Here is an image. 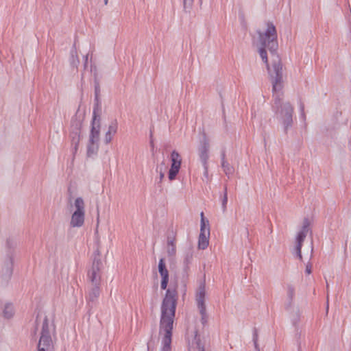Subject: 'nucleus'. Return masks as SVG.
Masks as SVG:
<instances>
[{
  "instance_id": "1",
  "label": "nucleus",
  "mask_w": 351,
  "mask_h": 351,
  "mask_svg": "<svg viewBox=\"0 0 351 351\" xmlns=\"http://www.w3.org/2000/svg\"><path fill=\"white\" fill-rule=\"evenodd\" d=\"M269 72L274 97L272 110L277 120L282 125L284 132L287 134L293 126L294 108L290 102H282V101L283 95L282 66L276 64L272 71H269Z\"/></svg>"
},
{
  "instance_id": "2",
  "label": "nucleus",
  "mask_w": 351,
  "mask_h": 351,
  "mask_svg": "<svg viewBox=\"0 0 351 351\" xmlns=\"http://www.w3.org/2000/svg\"><path fill=\"white\" fill-rule=\"evenodd\" d=\"M178 293L176 289H168L161 304L159 332L163 334L161 351H171L172 331L177 305Z\"/></svg>"
},
{
  "instance_id": "3",
  "label": "nucleus",
  "mask_w": 351,
  "mask_h": 351,
  "mask_svg": "<svg viewBox=\"0 0 351 351\" xmlns=\"http://www.w3.org/2000/svg\"><path fill=\"white\" fill-rule=\"evenodd\" d=\"M259 40L261 45V47L259 48L258 52L259 55L263 60V62L266 64L267 69L270 75V71H272L274 69V66L276 64H280L282 66V64L280 61L278 60L275 61L272 64V67L270 68L268 64L267 54L266 49H268L271 54L276 53V51L278 48V35L275 26L271 22H268L267 23V29L264 33L261 32H258Z\"/></svg>"
},
{
  "instance_id": "4",
  "label": "nucleus",
  "mask_w": 351,
  "mask_h": 351,
  "mask_svg": "<svg viewBox=\"0 0 351 351\" xmlns=\"http://www.w3.org/2000/svg\"><path fill=\"white\" fill-rule=\"evenodd\" d=\"M205 296H206V283L205 280L202 281L198 287V289L195 295V300L197 306L201 315V323L205 326L208 323V316L206 313V304H205Z\"/></svg>"
},
{
  "instance_id": "5",
  "label": "nucleus",
  "mask_w": 351,
  "mask_h": 351,
  "mask_svg": "<svg viewBox=\"0 0 351 351\" xmlns=\"http://www.w3.org/2000/svg\"><path fill=\"white\" fill-rule=\"evenodd\" d=\"M38 351H53V345L50 335L49 322L45 316L41 330L40 337L37 346Z\"/></svg>"
},
{
  "instance_id": "6",
  "label": "nucleus",
  "mask_w": 351,
  "mask_h": 351,
  "mask_svg": "<svg viewBox=\"0 0 351 351\" xmlns=\"http://www.w3.org/2000/svg\"><path fill=\"white\" fill-rule=\"evenodd\" d=\"M75 210L71 215L70 225L71 227L80 228L84 225L85 219L84 202L82 197H77L74 203Z\"/></svg>"
},
{
  "instance_id": "7",
  "label": "nucleus",
  "mask_w": 351,
  "mask_h": 351,
  "mask_svg": "<svg viewBox=\"0 0 351 351\" xmlns=\"http://www.w3.org/2000/svg\"><path fill=\"white\" fill-rule=\"evenodd\" d=\"M210 228L208 221H205L204 218V213H201V227L200 233L198 239V247L202 250H205L209 243Z\"/></svg>"
},
{
  "instance_id": "8",
  "label": "nucleus",
  "mask_w": 351,
  "mask_h": 351,
  "mask_svg": "<svg viewBox=\"0 0 351 351\" xmlns=\"http://www.w3.org/2000/svg\"><path fill=\"white\" fill-rule=\"evenodd\" d=\"M102 267V263L99 257H95L91 268L88 271V278L93 285H100L101 275L100 270Z\"/></svg>"
},
{
  "instance_id": "9",
  "label": "nucleus",
  "mask_w": 351,
  "mask_h": 351,
  "mask_svg": "<svg viewBox=\"0 0 351 351\" xmlns=\"http://www.w3.org/2000/svg\"><path fill=\"white\" fill-rule=\"evenodd\" d=\"M170 160L171 167L168 171V178L170 181H173L176 179L180 169L182 157L177 151L173 150L171 153Z\"/></svg>"
},
{
  "instance_id": "10",
  "label": "nucleus",
  "mask_w": 351,
  "mask_h": 351,
  "mask_svg": "<svg viewBox=\"0 0 351 351\" xmlns=\"http://www.w3.org/2000/svg\"><path fill=\"white\" fill-rule=\"evenodd\" d=\"M100 132V116L99 112H96V108H93V120L91 122V129L89 135V140L91 142H99Z\"/></svg>"
},
{
  "instance_id": "11",
  "label": "nucleus",
  "mask_w": 351,
  "mask_h": 351,
  "mask_svg": "<svg viewBox=\"0 0 351 351\" xmlns=\"http://www.w3.org/2000/svg\"><path fill=\"white\" fill-rule=\"evenodd\" d=\"M82 127V123L80 121H72L71 123V137L72 145H74V149L76 151L78 147L80 138V130Z\"/></svg>"
},
{
  "instance_id": "12",
  "label": "nucleus",
  "mask_w": 351,
  "mask_h": 351,
  "mask_svg": "<svg viewBox=\"0 0 351 351\" xmlns=\"http://www.w3.org/2000/svg\"><path fill=\"white\" fill-rule=\"evenodd\" d=\"M208 152L209 142L206 137L204 136L198 148L199 158L202 165L208 164V160L209 158Z\"/></svg>"
},
{
  "instance_id": "13",
  "label": "nucleus",
  "mask_w": 351,
  "mask_h": 351,
  "mask_svg": "<svg viewBox=\"0 0 351 351\" xmlns=\"http://www.w3.org/2000/svg\"><path fill=\"white\" fill-rule=\"evenodd\" d=\"M100 285H93L88 289L86 295L88 305L93 307L97 302L100 295Z\"/></svg>"
},
{
  "instance_id": "14",
  "label": "nucleus",
  "mask_w": 351,
  "mask_h": 351,
  "mask_svg": "<svg viewBox=\"0 0 351 351\" xmlns=\"http://www.w3.org/2000/svg\"><path fill=\"white\" fill-rule=\"evenodd\" d=\"M118 128V123L117 120H114L108 126V131L106 132L104 137V141L106 144H108L111 142L113 136L117 133Z\"/></svg>"
},
{
  "instance_id": "15",
  "label": "nucleus",
  "mask_w": 351,
  "mask_h": 351,
  "mask_svg": "<svg viewBox=\"0 0 351 351\" xmlns=\"http://www.w3.org/2000/svg\"><path fill=\"white\" fill-rule=\"evenodd\" d=\"M226 153L224 151L221 153V167L226 176H230L234 172V168L225 159Z\"/></svg>"
},
{
  "instance_id": "16",
  "label": "nucleus",
  "mask_w": 351,
  "mask_h": 351,
  "mask_svg": "<svg viewBox=\"0 0 351 351\" xmlns=\"http://www.w3.org/2000/svg\"><path fill=\"white\" fill-rule=\"evenodd\" d=\"M99 149V142H91L88 140L87 145V156L90 158L97 155Z\"/></svg>"
},
{
  "instance_id": "17",
  "label": "nucleus",
  "mask_w": 351,
  "mask_h": 351,
  "mask_svg": "<svg viewBox=\"0 0 351 351\" xmlns=\"http://www.w3.org/2000/svg\"><path fill=\"white\" fill-rule=\"evenodd\" d=\"M287 295L288 301L285 308L288 309L291 307L295 297V287L292 285H287Z\"/></svg>"
},
{
  "instance_id": "18",
  "label": "nucleus",
  "mask_w": 351,
  "mask_h": 351,
  "mask_svg": "<svg viewBox=\"0 0 351 351\" xmlns=\"http://www.w3.org/2000/svg\"><path fill=\"white\" fill-rule=\"evenodd\" d=\"M158 272L161 276L162 277H169V271L166 267L165 259L163 258H161L159 260L158 263Z\"/></svg>"
},
{
  "instance_id": "19",
  "label": "nucleus",
  "mask_w": 351,
  "mask_h": 351,
  "mask_svg": "<svg viewBox=\"0 0 351 351\" xmlns=\"http://www.w3.org/2000/svg\"><path fill=\"white\" fill-rule=\"evenodd\" d=\"M193 344L195 345V348H196L197 351H205L204 346L202 343V341L200 339V337L198 334L197 330L195 331V335H194V339L193 341Z\"/></svg>"
},
{
  "instance_id": "20",
  "label": "nucleus",
  "mask_w": 351,
  "mask_h": 351,
  "mask_svg": "<svg viewBox=\"0 0 351 351\" xmlns=\"http://www.w3.org/2000/svg\"><path fill=\"white\" fill-rule=\"evenodd\" d=\"M80 61L78 59V56L77 54V51L75 48V45L73 46V49L71 51V57H70V64L71 66L77 68L79 64Z\"/></svg>"
},
{
  "instance_id": "21",
  "label": "nucleus",
  "mask_w": 351,
  "mask_h": 351,
  "mask_svg": "<svg viewBox=\"0 0 351 351\" xmlns=\"http://www.w3.org/2000/svg\"><path fill=\"white\" fill-rule=\"evenodd\" d=\"M3 313V316L5 318H7V319L11 318L14 315V313L13 305L11 304H5L4 306Z\"/></svg>"
},
{
  "instance_id": "22",
  "label": "nucleus",
  "mask_w": 351,
  "mask_h": 351,
  "mask_svg": "<svg viewBox=\"0 0 351 351\" xmlns=\"http://www.w3.org/2000/svg\"><path fill=\"white\" fill-rule=\"evenodd\" d=\"M99 92H100L99 86V84H96L95 86V104L94 105V108L95 107L96 108L97 112H99V111L100 110L99 100Z\"/></svg>"
},
{
  "instance_id": "23",
  "label": "nucleus",
  "mask_w": 351,
  "mask_h": 351,
  "mask_svg": "<svg viewBox=\"0 0 351 351\" xmlns=\"http://www.w3.org/2000/svg\"><path fill=\"white\" fill-rule=\"evenodd\" d=\"M167 253L169 256H173L176 253V246L173 240H168L167 241Z\"/></svg>"
},
{
  "instance_id": "24",
  "label": "nucleus",
  "mask_w": 351,
  "mask_h": 351,
  "mask_svg": "<svg viewBox=\"0 0 351 351\" xmlns=\"http://www.w3.org/2000/svg\"><path fill=\"white\" fill-rule=\"evenodd\" d=\"M194 0H183V8L184 12L190 13L193 5Z\"/></svg>"
},
{
  "instance_id": "25",
  "label": "nucleus",
  "mask_w": 351,
  "mask_h": 351,
  "mask_svg": "<svg viewBox=\"0 0 351 351\" xmlns=\"http://www.w3.org/2000/svg\"><path fill=\"white\" fill-rule=\"evenodd\" d=\"M227 203H228L227 186H225L223 195V197L221 199V207H222V210L223 212L226 211V210Z\"/></svg>"
},
{
  "instance_id": "26",
  "label": "nucleus",
  "mask_w": 351,
  "mask_h": 351,
  "mask_svg": "<svg viewBox=\"0 0 351 351\" xmlns=\"http://www.w3.org/2000/svg\"><path fill=\"white\" fill-rule=\"evenodd\" d=\"M310 221L307 218H305L303 221V226L302 230L299 232H303L305 234H307L308 231L310 230Z\"/></svg>"
},
{
  "instance_id": "27",
  "label": "nucleus",
  "mask_w": 351,
  "mask_h": 351,
  "mask_svg": "<svg viewBox=\"0 0 351 351\" xmlns=\"http://www.w3.org/2000/svg\"><path fill=\"white\" fill-rule=\"evenodd\" d=\"M192 258H193V256L190 253H188L186 255V256H185V258L184 259V270H185V271H186L187 269H189V265L191 263Z\"/></svg>"
},
{
  "instance_id": "28",
  "label": "nucleus",
  "mask_w": 351,
  "mask_h": 351,
  "mask_svg": "<svg viewBox=\"0 0 351 351\" xmlns=\"http://www.w3.org/2000/svg\"><path fill=\"white\" fill-rule=\"evenodd\" d=\"M253 341H254V347H255L256 350L259 351L258 346V343H257L258 342V332H257V329L256 328H254L253 330Z\"/></svg>"
},
{
  "instance_id": "29",
  "label": "nucleus",
  "mask_w": 351,
  "mask_h": 351,
  "mask_svg": "<svg viewBox=\"0 0 351 351\" xmlns=\"http://www.w3.org/2000/svg\"><path fill=\"white\" fill-rule=\"evenodd\" d=\"M306 237V234H305L303 232H298V235L296 237V243H300V244H302L304 240L305 239Z\"/></svg>"
},
{
  "instance_id": "30",
  "label": "nucleus",
  "mask_w": 351,
  "mask_h": 351,
  "mask_svg": "<svg viewBox=\"0 0 351 351\" xmlns=\"http://www.w3.org/2000/svg\"><path fill=\"white\" fill-rule=\"evenodd\" d=\"M302 246V244L296 243V246L295 247L296 256H297V257H298V258L300 260L302 259V253H301Z\"/></svg>"
},
{
  "instance_id": "31",
  "label": "nucleus",
  "mask_w": 351,
  "mask_h": 351,
  "mask_svg": "<svg viewBox=\"0 0 351 351\" xmlns=\"http://www.w3.org/2000/svg\"><path fill=\"white\" fill-rule=\"evenodd\" d=\"M168 282H169V277H162L161 279V283H160L161 289L165 290L167 289Z\"/></svg>"
},
{
  "instance_id": "32",
  "label": "nucleus",
  "mask_w": 351,
  "mask_h": 351,
  "mask_svg": "<svg viewBox=\"0 0 351 351\" xmlns=\"http://www.w3.org/2000/svg\"><path fill=\"white\" fill-rule=\"evenodd\" d=\"M155 343L154 341L151 338V339L147 343V351H152L154 348Z\"/></svg>"
},
{
  "instance_id": "33",
  "label": "nucleus",
  "mask_w": 351,
  "mask_h": 351,
  "mask_svg": "<svg viewBox=\"0 0 351 351\" xmlns=\"http://www.w3.org/2000/svg\"><path fill=\"white\" fill-rule=\"evenodd\" d=\"M204 167V176L206 178H208V165H202Z\"/></svg>"
},
{
  "instance_id": "34",
  "label": "nucleus",
  "mask_w": 351,
  "mask_h": 351,
  "mask_svg": "<svg viewBox=\"0 0 351 351\" xmlns=\"http://www.w3.org/2000/svg\"><path fill=\"white\" fill-rule=\"evenodd\" d=\"M312 265L310 263H308L306 265L305 272L307 274H310L311 273Z\"/></svg>"
},
{
  "instance_id": "35",
  "label": "nucleus",
  "mask_w": 351,
  "mask_h": 351,
  "mask_svg": "<svg viewBox=\"0 0 351 351\" xmlns=\"http://www.w3.org/2000/svg\"><path fill=\"white\" fill-rule=\"evenodd\" d=\"M299 108H300V112H304V104H303V102L300 100V102H299Z\"/></svg>"
},
{
  "instance_id": "36",
  "label": "nucleus",
  "mask_w": 351,
  "mask_h": 351,
  "mask_svg": "<svg viewBox=\"0 0 351 351\" xmlns=\"http://www.w3.org/2000/svg\"><path fill=\"white\" fill-rule=\"evenodd\" d=\"M9 264H10V266H8V272L9 275H10L12 274V258H10Z\"/></svg>"
},
{
  "instance_id": "37",
  "label": "nucleus",
  "mask_w": 351,
  "mask_h": 351,
  "mask_svg": "<svg viewBox=\"0 0 351 351\" xmlns=\"http://www.w3.org/2000/svg\"><path fill=\"white\" fill-rule=\"evenodd\" d=\"M164 176H165V173L164 172L162 171V169L160 170V172H159V181L160 182H162V179L164 178Z\"/></svg>"
},
{
  "instance_id": "38",
  "label": "nucleus",
  "mask_w": 351,
  "mask_h": 351,
  "mask_svg": "<svg viewBox=\"0 0 351 351\" xmlns=\"http://www.w3.org/2000/svg\"><path fill=\"white\" fill-rule=\"evenodd\" d=\"M88 54H86L84 56V67L86 68L87 64H88Z\"/></svg>"
},
{
  "instance_id": "39",
  "label": "nucleus",
  "mask_w": 351,
  "mask_h": 351,
  "mask_svg": "<svg viewBox=\"0 0 351 351\" xmlns=\"http://www.w3.org/2000/svg\"><path fill=\"white\" fill-rule=\"evenodd\" d=\"M300 118L303 120H306V114L304 112H300Z\"/></svg>"
},
{
  "instance_id": "40",
  "label": "nucleus",
  "mask_w": 351,
  "mask_h": 351,
  "mask_svg": "<svg viewBox=\"0 0 351 351\" xmlns=\"http://www.w3.org/2000/svg\"><path fill=\"white\" fill-rule=\"evenodd\" d=\"M12 241L10 240V239H8L7 240V245L9 247H12Z\"/></svg>"
},
{
  "instance_id": "41",
  "label": "nucleus",
  "mask_w": 351,
  "mask_h": 351,
  "mask_svg": "<svg viewBox=\"0 0 351 351\" xmlns=\"http://www.w3.org/2000/svg\"><path fill=\"white\" fill-rule=\"evenodd\" d=\"M298 321H299V316L297 315V317L293 320V324L294 326H295Z\"/></svg>"
},
{
  "instance_id": "42",
  "label": "nucleus",
  "mask_w": 351,
  "mask_h": 351,
  "mask_svg": "<svg viewBox=\"0 0 351 351\" xmlns=\"http://www.w3.org/2000/svg\"><path fill=\"white\" fill-rule=\"evenodd\" d=\"M38 315L36 317V324H38Z\"/></svg>"
},
{
  "instance_id": "43",
  "label": "nucleus",
  "mask_w": 351,
  "mask_h": 351,
  "mask_svg": "<svg viewBox=\"0 0 351 351\" xmlns=\"http://www.w3.org/2000/svg\"><path fill=\"white\" fill-rule=\"evenodd\" d=\"M108 0H104V1H105V4H106V5L108 3Z\"/></svg>"
},
{
  "instance_id": "44",
  "label": "nucleus",
  "mask_w": 351,
  "mask_h": 351,
  "mask_svg": "<svg viewBox=\"0 0 351 351\" xmlns=\"http://www.w3.org/2000/svg\"><path fill=\"white\" fill-rule=\"evenodd\" d=\"M97 255L99 256V250H97Z\"/></svg>"
},
{
  "instance_id": "45",
  "label": "nucleus",
  "mask_w": 351,
  "mask_h": 351,
  "mask_svg": "<svg viewBox=\"0 0 351 351\" xmlns=\"http://www.w3.org/2000/svg\"><path fill=\"white\" fill-rule=\"evenodd\" d=\"M202 0H199V3H200V4H202Z\"/></svg>"
}]
</instances>
